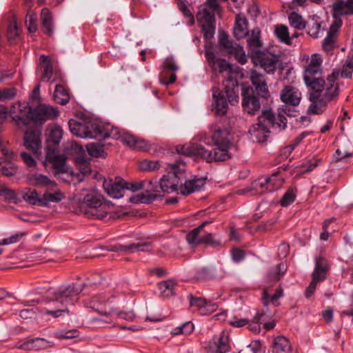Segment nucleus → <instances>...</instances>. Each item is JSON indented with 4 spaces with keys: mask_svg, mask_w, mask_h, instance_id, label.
I'll use <instances>...</instances> for the list:
<instances>
[{
    "mask_svg": "<svg viewBox=\"0 0 353 353\" xmlns=\"http://www.w3.org/2000/svg\"><path fill=\"white\" fill-rule=\"evenodd\" d=\"M323 59L318 53L307 57L303 67V78L310 89L311 104L308 111L314 114H321L329 103L336 101L339 95V84L336 82L339 72L333 71L325 81L322 78Z\"/></svg>",
    "mask_w": 353,
    "mask_h": 353,
    "instance_id": "obj_1",
    "label": "nucleus"
},
{
    "mask_svg": "<svg viewBox=\"0 0 353 353\" xmlns=\"http://www.w3.org/2000/svg\"><path fill=\"white\" fill-rule=\"evenodd\" d=\"M40 83L32 90L29 103L17 102L14 103L10 112L13 121L19 127L26 126L30 123L40 125L44 119V105L40 95Z\"/></svg>",
    "mask_w": 353,
    "mask_h": 353,
    "instance_id": "obj_2",
    "label": "nucleus"
},
{
    "mask_svg": "<svg viewBox=\"0 0 353 353\" xmlns=\"http://www.w3.org/2000/svg\"><path fill=\"white\" fill-rule=\"evenodd\" d=\"M88 127H89L88 138L120 139L123 144L138 151H148L150 148V145L146 140L128 132H121L117 128L109 124L104 125L95 121H88Z\"/></svg>",
    "mask_w": 353,
    "mask_h": 353,
    "instance_id": "obj_3",
    "label": "nucleus"
},
{
    "mask_svg": "<svg viewBox=\"0 0 353 353\" xmlns=\"http://www.w3.org/2000/svg\"><path fill=\"white\" fill-rule=\"evenodd\" d=\"M81 289L74 284L59 288L48 287L46 290V302L55 301L61 307L57 306L56 310L47 309L46 310V314L53 318H57L64 314H68L69 310L64 308L63 306L73 305L77 301Z\"/></svg>",
    "mask_w": 353,
    "mask_h": 353,
    "instance_id": "obj_4",
    "label": "nucleus"
},
{
    "mask_svg": "<svg viewBox=\"0 0 353 353\" xmlns=\"http://www.w3.org/2000/svg\"><path fill=\"white\" fill-rule=\"evenodd\" d=\"M216 148L212 150H206L203 145L188 143L177 145L176 150L179 154L188 157H199L207 162L224 161L230 158L228 151L230 145H215Z\"/></svg>",
    "mask_w": 353,
    "mask_h": 353,
    "instance_id": "obj_5",
    "label": "nucleus"
},
{
    "mask_svg": "<svg viewBox=\"0 0 353 353\" xmlns=\"http://www.w3.org/2000/svg\"><path fill=\"white\" fill-rule=\"evenodd\" d=\"M112 208V204L105 201L102 195L90 192L83 197L79 213L88 219L101 220L108 215Z\"/></svg>",
    "mask_w": 353,
    "mask_h": 353,
    "instance_id": "obj_6",
    "label": "nucleus"
},
{
    "mask_svg": "<svg viewBox=\"0 0 353 353\" xmlns=\"http://www.w3.org/2000/svg\"><path fill=\"white\" fill-rule=\"evenodd\" d=\"M196 139L210 145H230L232 137L229 130L220 121H216L209 125V132H201L196 136Z\"/></svg>",
    "mask_w": 353,
    "mask_h": 353,
    "instance_id": "obj_7",
    "label": "nucleus"
},
{
    "mask_svg": "<svg viewBox=\"0 0 353 353\" xmlns=\"http://www.w3.org/2000/svg\"><path fill=\"white\" fill-rule=\"evenodd\" d=\"M170 172L163 175L160 179L159 185L161 191L170 193L175 191L179 192V177L178 174L184 172L185 165L181 161H177L175 163L170 165Z\"/></svg>",
    "mask_w": 353,
    "mask_h": 353,
    "instance_id": "obj_8",
    "label": "nucleus"
},
{
    "mask_svg": "<svg viewBox=\"0 0 353 353\" xmlns=\"http://www.w3.org/2000/svg\"><path fill=\"white\" fill-rule=\"evenodd\" d=\"M219 43L221 50L224 51L228 57H233L240 64L247 62V57L242 46L229 40L225 32H219Z\"/></svg>",
    "mask_w": 353,
    "mask_h": 353,
    "instance_id": "obj_9",
    "label": "nucleus"
},
{
    "mask_svg": "<svg viewBox=\"0 0 353 353\" xmlns=\"http://www.w3.org/2000/svg\"><path fill=\"white\" fill-rule=\"evenodd\" d=\"M252 63L263 68L267 73L273 74L279 64V57L269 52H253L251 56Z\"/></svg>",
    "mask_w": 353,
    "mask_h": 353,
    "instance_id": "obj_10",
    "label": "nucleus"
},
{
    "mask_svg": "<svg viewBox=\"0 0 353 353\" xmlns=\"http://www.w3.org/2000/svg\"><path fill=\"white\" fill-rule=\"evenodd\" d=\"M205 58L211 69L214 72L222 74L225 79H230V77L238 75L237 72L234 70L232 64L224 59L216 57L213 51L207 50Z\"/></svg>",
    "mask_w": 353,
    "mask_h": 353,
    "instance_id": "obj_11",
    "label": "nucleus"
},
{
    "mask_svg": "<svg viewBox=\"0 0 353 353\" xmlns=\"http://www.w3.org/2000/svg\"><path fill=\"white\" fill-rule=\"evenodd\" d=\"M257 124L268 130L272 128L281 131L285 128L287 119L281 112L276 117L272 110H263L258 117Z\"/></svg>",
    "mask_w": 353,
    "mask_h": 353,
    "instance_id": "obj_12",
    "label": "nucleus"
},
{
    "mask_svg": "<svg viewBox=\"0 0 353 353\" xmlns=\"http://www.w3.org/2000/svg\"><path fill=\"white\" fill-rule=\"evenodd\" d=\"M196 20L202 28L204 37L210 39L215 32V19L213 14H211L208 8L202 6L196 14Z\"/></svg>",
    "mask_w": 353,
    "mask_h": 353,
    "instance_id": "obj_13",
    "label": "nucleus"
},
{
    "mask_svg": "<svg viewBox=\"0 0 353 353\" xmlns=\"http://www.w3.org/2000/svg\"><path fill=\"white\" fill-rule=\"evenodd\" d=\"M210 223L211 221H204L197 228L191 230L186 236L188 243L195 245L208 244L214 247L219 245L220 242L214 239L212 233H208L202 236H200L204 228Z\"/></svg>",
    "mask_w": 353,
    "mask_h": 353,
    "instance_id": "obj_14",
    "label": "nucleus"
},
{
    "mask_svg": "<svg viewBox=\"0 0 353 353\" xmlns=\"http://www.w3.org/2000/svg\"><path fill=\"white\" fill-rule=\"evenodd\" d=\"M242 106L248 114H254L261 108V103L252 88L243 85L241 88Z\"/></svg>",
    "mask_w": 353,
    "mask_h": 353,
    "instance_id": "obj_15",
    "label": "nucleus"
},
{
    "mask_svg": "<svg viewBox=\"0 0 353 353\" xmlns=\"http://www.w3.org/2000/svg\"><path fill=\"white\" fill-rule=\"evenodd\" d=\"M62 136L63 130L59 125H49L46 130V150H52V153L57 152Z\"/></svg>",
    "mask_w": 353,
    "mask_h": 353,
    "instance_id": "obj_16",
    "label": "nucleus"
},
{
    "mask_svg": "<svg viewBox=\"0 0 353 353\" xmlns=\"http://www.w3.org/2000/svg\"><path fill=\"white\" fill-rule=\"evenodd\" d=\"M41 130H28L24 136V145L37 157L41 156Z\"/></svg>",
    "mask_w": 353,
    "mask_h": 353,
    "instance_id": "obj_17",
    "label": "nucleus"
},
{
    "mask_svg": "<svg viewBox=\"0 0 353 353\" xmlns=\"http://www.w3.org/2000/svg\"><path fill=\"white\" fill-rule=\"evenodd\" d=\"M250 79L254 88V91L256 92L262 98H269L270 92L265 75L252 70L250 71Z\"/></svg>",
    "mask_w": 353,
    "mask_h": 353,
    "instance_id": "obj_18",
    "label": "nucleus"
},
{
    "mask_svg": "<svg viewBox=\"0 0 353 353\" xmlns=\"http://www.w3.org/2000/svg\"><path fill=\"white\" fill-rule=\"evenodd\" d=\"M280 98L285 105L296 107L301 102L302 95L298 88L288 85L281 91Z\"/></svg>",
    "mask_w": 353,
    "mask_h": 353,
    "instance_id": "obj_19",
    "label": "nucleus"
},
{
    "mask_svg": "<svg viewBox=\"0 0 353 353\" xmlns=\"http://www.w3.org/2000/svg\"><path fill=\"white\" fill-rule=\"evenodd\" d=\"M66 159L64 154H57L56 152L52 153V150H46V161H48L52 165L56 174L68 172Z\"/></svg>",
    "mask_w": 353,
    "mask_h": 353,
    "instance_id": "obj_20",
    "label": "nucleus"
},
{
    "mask_svg": "<svg viewBox=\"0 0 353 353\" xmlns=\"http://www.w3.org/2000/svg\"><path fill=\"white\" fill-rule=\"evenodd\" d=\"M237 76L230 77V79H226L223 81L225 86V92L231 104L238 103L239 99V84Z\"/></svg>",
    "mask_w": 353,
    "mask_h": 353,
    "instance_id": "obj_21",
    "label": "nucleus"
},
{
    "mask_svg": "<svg viewBox=\"0 0 353 353\" xmlns=\"http://www.w3.org/2000/svg\"><path fill=\"white\" fill-rule=\"evenodd\" d=\"M214 102L212 104V110L219 116L225 115L228 109V102L219 88H212Z\"/></svg>",
    "mask_w": 353,
    "mask_h": 353,
    "instance_id": "obj_22",
    "label": "nucleus"
},
{
    "mask_svg": "<svg viewBox=\"0 0 353 353\" xmlns=\"http://www.w3.org/2000/svg\"><path fill=\"white\" fill-rule=\"evenodd\" d=\"M205 184V178L194 177L185 181V183L179 188V193L188 195L194 192L199 191Z\"/></svg>",
    "mask_w": 353,
    "mask_h": 353,
    "instance_id": "obj_23",
    "label": "nucleus"
},
{
    "mask_svg": "<svg viewBox=\"0 0 353 353\" xmlns=\"http://www.w3.org/2000/svg\"><path fill=\"white\" fill-rule=\"evenodd\" d=\"M63 193L57 184L46 177V205L49 202L57 203L64 199Z\"/></svg>",
    "mask_w": 353,
    "mask_h": 353,
    "instance_id": "obj_24",
    "label": "nucleus"
},
{
    "mask_svg": "<svg viewBox=\"0 0 353 353\" xmlns=\"http://www.w3.org/2000/svg\"><path fill=\"white\" fill-rule=\"evenodd\" d=\"M103 187L109 196L116 199L122 197L123 191L125 190L124 181L121 180L113 181L112 179H105L103 181Z\"/></svg>",
    "mask_w": 353,
    "mask_h": 353,
    "instance_id": "obj_25",
    "label": "nucleus"
},
{
    "mask_svg": "<svg viewBox=\"0 0 353 353\" xmlns=\"http://www.w3.org/2000/svg\"><path fill=\"white\" fill-rule=\"evenodd\" d=\"M229 340L228 333L223 331L217 338L213 339L210 349L215 353H226L230 350Z\"/></svg>",
    "mask_w": 353,
    "mask_h": 353,
    "instance_id": "obj_26",
    "label": "nucleus"
},
{
    "mask_svg": "<svg viewBox=\"0 0 353 353\" xmlns=\"http://www.w3.org/2000/svg\"><path fill=\"white\" fill-rule=\"evenodd\" d=\"M106 299L102 296H94L91 298L89 303H87L88 307L93 308L99 313L105 316H111L113 310L110 307L107 308Z\"/></svg>",
    "mask_w": 353,
    "mask_h": 353,
    "instance_id": "obj_27",
    "label": "nucleus"
},
{
    "mask_svg": "<svg viewBox=\"0 0 353 353\" xmlns=\"http://www.w3.org/2000/svg\"><path fill=\"white\" fill-rule=\"evenodd\" d=\"M340 21L332 23L330 27L327 37L324 39L322 44L323 49L326 52H330L334 47V42L336 34L341 28Z\"/></svg>",
    "mask_w": 353,
    "mask_h": 353,
    "instance_id": "obj_28",
    "label": "nucleus"
},
{
    "mask_svg": "<svg viewBox=\"0 0 353 353\" xmlns=\"http://www.w3.org/2000/svg\"><path fill=\"white\" fill-rule=\"evenodd\" d=\"M68 126L70 132L75 136L81 138H88L89 127H88V121L79 122L75 119H70Z\"/></svg>",
    "mask_w": 353,
    "mask_h": 353,
    "instance_id": "obj_29",
    "label": "nucleus"
},
{
    "mask_svg": "<svg viewBox=\"0 0 353 353\" xmlns=\"http://www.w3.org/2000/svg\"><path fill=\"white\" fill-rule=\"evenodd\" d=\"M247 43L249 48V54L250 57L253 52L259 51V49L262 46V41H261V30L259 28L252 29L250 34H247Z\"/></svg>",
    "mask_w": 353,
    "mask_h": 353,
    "instance_id": "obj_30",
    "label": "nucleus"
},
{
    "mask_svg": "<svg viewBox=\"0 0 353 353\" xmlns=\"http://www.w3.org/2000/svg\"><path fill=\"white\" fill-rule=\"evenodd\" d=\"M332 13L334 18V21L332 23H335L337 21H340L341 26H342L343 23L341 17L342 16L352 14L350 8H348L346 1H337L332 4Z\"/></svg>",
    "mask_w": 353,
    "mask_h": 353,
    "instance_id": "obj_31",
    "label": "nucleus"
},
{
    "mask_svg": "<svg viewBox=\"0 0 353 353\" xmlns=\"http://www.w3.org/2000/svg\"><path fill=\"white\" fill-rule=\"evenodd\" d=\"M328 269L329 266L327 260L323 256H319L316 259L315 268L312 276L321 281H323L326 277Z\"/></svg>",
    "mask_w": 353,
    "mask_h": 353,
    "instance_id": "obj_32",
    "label": "nucleus"
},
{
    "mask_svg": "<svg viewBox=\"0 0 353 353\" xmlns=\"http://www.w3.org/2000/svg\"><path fill=\"white\" fill-rule=\"evenodd\" d=\"M46 79H52V82H54L62 79V74L60 70L54 65L48 56H46Z\"/></svg>",
    "mask_w": 353,
    "mask_h": 353,
    "instance_id": "obj_33",
    "label": "nucleus"
},
{
    "mask_svg": "<svg viewBox=\"0 0 353 353\" xmlns=\"http://www.w3.org/2000/svg\"><path fill=\"white\" fill-rule=\"evenodd\" d=\"M249 132L254 141L263 143L267 140L270 130L264 129V128L256 123L252 126Z\"/></svg>",
    "mask_w": 353,
    "mask_h": 353,
    "instance_id": "obj_34",
    "label": "nucleus"
},
{
    "mask_svg": "<svg viewBox=\"0 0 353 353\" xmlns=\"http://www.w3.org/2000/svg\"><path fill=\"white\" fill-rule=\"evenodd\" d=\"M144 188H146L145 192L142 194L141 201L143 203H150L157 198V185L156 182L151 180H144Z\"/></svg>",
    "mask_w": 353,
    "mask_h": 353,
    "instance_id": "obj_35",
    "label": "nucleus"
},
{
    "mask_svg": "<svg viewBox=\"0 0 353 353\" xmlns=\"http://www.w3.org/2000/svg\"><path fill=\"white\" fill-rule=\"evenodd\" d=\"M248 34V22L245 18L237 15L234 27V35L237 39L243 38Z\"/></svg>",
    "mask_w": 353,
    "mask_h": 353,
    "instance_id": "obj_36",
    "label": "nucleus"
},
{
    "mask_svg": "<svg viewBox=\"0 0 353 353\" xmlns=\"http://www.w3.org/2000/svg\"><path fill=\"white\" fill-rule=\"evenodd\" d=\"M149 243H130L129 245H115L113 250L115 251H125L129 252H145L148 251L150 248Z\"/></svg>",
    "mask_w": 353,
    "mask_h": 353,
    "instance_id": "obj_37",
    "label": "nucleus"
},
{
    "mask_svg": "<svg viewBox=\"0 0 353 353\" xmlns=\"http://www.w3.org/2000/svg\"><path fill=\"white\" fill-rule=\"evenodd\" d=\"M272 348L273 353H290L291 345L287 338L280 336L274 339Z\"/></svg>",
    "mask_w": 353,
    "mask_h": 353,
    "instance_id": "obj_38",
    "label": "nucleus"
},
{
    "mask_svg": "<svg viewBox=\"0 0 353 353\" xmlns=\"http://www.w3.org/2000/svg\"><path fill=\"white\" fill-rule=\"evenodd\" d=\"M70 99V97L68 90L62 85H57L54 92V100L57 103L65 105L69 102Z\"/></svg>",
    "mask_w": 353,
    "mask_h": 353,
    "instance_id": "obj_39",
    "label": "nucleus"
},
{
    "mask_svg": "<svg viewBox=\"0 0 353 353\" xmlns=\"http://www.w3.org/2000/svg\"><path fill=\"white\" fill-rule=\"evenodd\" d=\"M22 197L30 204L42 205L44 195H41L35 190L29 188L23 192Z\"/></svg>",
    "mask_w": 353,
    "mask_h": 353,
    "instance_id": "obj_40",
    "label": "nucleus"
},
{
    "mask_svg": "<svg viewBox=\"0 0 353 353\" xmlns=\"http://www.w3.org/2000/svg\"><path fill=\"white\" fill-rule=\"evenodd\" d=\"M44 339L43 338H35L28 340L18 346L19 349L23 350H39L43 347Z\"/></svg>",
    "mask_w": 353,
    "mask_h": 353,
    "instance_id": "obj_41",
    "label": "nucleus"
},
{
    "mask_svg": "<svg viewBox=\"0 0 353 353\" xmlns=\"http://www.w3.org/2000/svg\"><path fill=\"white\" fill-rule=\"evenodd\" d=\"M176 285V281L174 279H169L161 281L159 283V288L163 296L169 297L174 294V288Z\"/></svg>",
    "mask_w": 353,
    "mask_h": 353,
    "instance_id": "obj_42",
    "label": "nucleus"
},
{
    "mask_svg": "<svg viewBox=\"0 0 353 353\" xmlns=\"http://www.w3.org/2000/svg\"><path fill=\"white\" fill-rule=\"evenodd\" d=\"M283 296V290L281 288L276 289V292L272 296H270L267 290H265L263 292L262 301L265 306H268L270 303H272L275 306H278L279 303L278 300Z\"/></svg>",
    "mask_w": 353,
    "mask_h": 353,
    "instance_id": "obj_43",
    "label": "nucleus"
},
{
    "mask_svg": "<svg viewBox=\"0 0 353 353\" xmlns=\"http://www.w3.org/2000/svg\"><path fill=\"white\" fill-rule=\"evenodd\" d=\"M274 34L278 39L287 45H291V38L289 35L288 28L285 25H277L274 27Z\"/></svg>",
    "mask_w": 353,
    "mask_h": 353,
    "instance_id": "obj_44",
    "label": "nucleus"
},
{
    "mask_svg": "<svg viewBox=\"0 0 353 353\" xmlns=\"http://www.w3.org/2000/svg\"><path fill=\"white\" fill-rule=\"evenodd\" d=\"M288 21L290 26L296 30H301L306 27V22L302 16L295 12H292L289 14Z\"/></svg>",
    "mask_w": 353,
    "mask_h": 353,
    "instance_id": "obj_45",
    "label": "nucleus"
},
{
    "mask_svg": "<svg viewBox=\"0 0 353 353\" xmlns=\"http://www.w3.org/2000/svg\"><path fill=\"white\" fill-rule=\"evenodd\" d=\"M286 270L287 265L281 263L268 272V279L270 281H277L283 276Z\"/></svg>",
    "mask_w": 353,
    "mask_h": 353,
    "instance_id": "obj_46",
    "label": "nucleus"
},
{
    "mask_svg": "<svg viewBox=\"0 0 353 353\" xmlns=\"http://www.w3.org/2000/svg\"><path fill=\"white\" fill-rule=\"evenodd\" d=\"M88 154L93 157H104V145L103 144L91 143L86 145Z\"/></svg>",
    "mask_w": 353,
    "mask_h": 353,
    "instance_id": "obj_47",
    "label": "nucleus"
},
{
    "mask_svg": "<svg viewBox=\"0 0 353 353\" xmlns=\"http://www.w3.org/2000/svg\"><path fill=\"white\" fill-rule=\"evenodd\" d=\"M268 181V191L273 192L280 188L283 183V178L279 176L278 173H274L271 176L265 177Z\"/></svg>",
    "mask_w": 353,
    "mask_h": 353,
    "instance_id": "obj_48",
    "label": "nucleus"
},
{
    "mask_svg": "<svg viewBox=\"0 0 353 353\" xmlns=\"http://www.w3.org/2000/svg\"><path fill=\"white\" fill-rule=\"evenodd\" d=\"M176 75L174 72H170L166 70H161L159 73V81L163 85H169L175 82Z\"/></svg>",
    "mask_w": 353,
    "mask_h": 353,
    "instance_id": "obj_49",
    "label": "nucleus"
},
{
    "mask_svg": "<svg viewBox=\"0 0 353 353\" xmlns=\"http://www.w3.org/2000/svg\"><path fill=\"white\" fill-rule=\"evenodd\" d=\"M307 33L313 38L319 37L321 33V23L314 19L310 21L307 24Z\"/></svg>",
    "mask_w": 353,
    "mask_h": 353,
    "instance_id": "obj_50",
    "label": "nucleus"
},
{
    "mask_svg": "<svg viewBox=\"0 0 353 353\" xmlns=\"http://www.w3.org/2000/svg\"><path fill=\"white\" fill-rule=\"evenodd\" d=\"M19 36V29L15 21H11L8 26L7 37L10 43L14 42Z\"/></svg>",
    "mask_w": 353,
    "mask_h": 353,
    "instance_id": "obj_51",
    "label": "nucleus"
},
{
    "mask_svg": "<svg viewBox=\"0 0 353 353\" xmlns=\"http://www.w3.org/2000/svg\"><path fill=\"white\" fill-rule=\"evenodd\" d=\"M252 187L259 194H263L268 191V181L266 178H261L252 183Z\"/></svg>",
    "mask_w": 353,
    "mask_h": 353,
    "instance_id": "obj_52",
    "label": "nucleus"
},
{
    "mask_svg": "<svg viewBox=\"0 0 353 353\" xmlns=\"http://www.w3.org/2000/svg\"><path fill=\"white\" fill-rule=\"evenodd\" d=\"M17 95V90L14 88H5L0 89V101L13 99Z\"/></svg>",
    "mask_w": 353,
    "mask_h": 353,
    "instance_id": "obj_53",
    "label": "nucleus"
},
{
    "mask_svg": "<svg viewBox=\"0 0 353 353\" xmlns=\"http://www.w3.org/2000/svg\"><path fill=\"white\" fill-rule=\"evenodd\" d=\"M160 167L159 161L143 160L139 163V168L143 171H154Z\"/></svg>",
    "mask_w": 353,
    "mask_h": 353,
    "instance_id": "obj_54",
    "label": "nucleus"
},
{
    "mask_svg": "<svg viewBox=\"0 0 353 353\" xmlns=\"http://www.w3.org/2000/svg\"><path fill=\"white\" fill-rule=\"evenodd\" d=\"M337 71L343 78H350L353 72V57L346 61L341 72Z\"/></svg>",
    "mask_w": 353,
    "mask_h": 353,
    "instance_id": "obj_55",
    "label": "nucleus"
},
{
    "mask_svg": "<svg viewBox=\"0 0 353 353\" xmlns=\"http://www.w3.org/2000/svg\"><path fill=\"white\" fill-rule=\"evenodd\" d=\"M188 298L190 301V305L191 307H196L201 310L208 305L206 300L203 298L194 297L192 294H190Z\"/></svg>",
    "mask_w": 353,
    "mask_h": 353,
    "instance_id": "obj_56",
    "label": "nucleus"
},
{
    "mask_svg": "<svg viewBox=\"0 0 353 353\" xmlns=\"http://www.w3.org/2000/svg\"><path fill=\"white\" fill-rule=\"evenodd\" d=\"M179 67L172 57H168L165 59L162 64V70H166L170 72H174Z\"/></svg>",
    "mask_w": 353,
    "mask_h": 353,
    "instance_id": "obj_57",
    "label": "nucleus"
},
{
    "mask_svg": "<svg viewBox=\"0 0 353 353\" xmlns=\"http://www.w3.org/2000/svg\"><path fill=\"white\" fill-rule=\"evenodd\" d=\"M0 171L6 176H12L17 173L18 168L12 163H8L0 168Z\"/></svg>",
    "mask_w": 353,
    "mask_h": 353,
    "instance_id": "obj_58",
    "label": "nucleus"
},
{
    "mask_svg": "<svg viewBox=\"0 0 353 353\" xmlns=\"http://www.w3.org/2000/svg\"><path fill=\"white\" fill-rule=\"evenodd\" d=\"M37 16L32 12H29L26 15V25L28 27V30L30 32H34L37 30Z\"/></svg>",
    "mask_w": 353,
    "mask_h": 353,
    "instance_id": "obj_59",
    "label": "nucleus"
},
{
    "mask_svg": "<svg viewBox=\"0 0 353 353\" xmlns=\"http://www.w3.org/2000/svg\"><path fill=\"white\" fill-rule=\"evenodd\" d=\"M296 195L292 189H288V191L283 196L280 201L281 206L285 207L293 203L295 200Z\"/></svg>",
    "mask_w": 353,
    "mask_h": 353,
    "instance_id": "obj_60",
    "label": "nucleus"
},
{
    "mask_svg": "<svg viewBox=\"0 0 353 353\" xmlns=\"http://www.w3.org/2000/svg\"><path fill=\"white\" fill-rule=\"evenodd\" d=\"M59 115L60 111L57 107L46 105V121L56 119Z\"/></svg>",
    "mask_w": 353,
    "mask_h": 353,
    "instance_id": "obj_61",
    "label": "nucleus"
},
{
    "mask_svg": "<svg viewBox=\"0 0 353 353\" xmlns=\"http://www.w3.org/2000/svg\"><path fill=\"white\" fill-rule=\"evenodd\" d=\"M26 235V232L16 233L8 238H6L2 240H0V245H6L15 243L19 241V240L21 239H22L23 236H25Z\"/></svg>",
    "mask_w": 353,
    "mask_h": 353,
    "instance_id": "obj_62",
    "label": "nucleus"
},
{
    "mask_svg": "<svg viewBox=\"0 0 353 353\" xmlns=\"http://www.w3.org/2000/svg\"><path fill=\"white\" fill-rule=\"evenodd\" d=\"M194 330V325L191 322H186L184 324H183L181 326L176 327L174 329V334H189Z\"/></svg>",
    "mask_w": 353,
    "mask_h": 353,
    "instance_id": "obj_63",
    "label": "nucleus"
},
{
    "mask_svg": "<svg viewBox=\"0 0 353 353\" xmlns=\"http://www.w3.org/2000/svg\"><path fill=\"white\" fill-rule=\"evenodd\" d=\"M56 336L57 338H63V339H73L79 336V331L76 329L70 330H63L56 333Z\"/></svg>",
    "mask_w": 353,
    "mask_h": 353,
    "instance_id": "obj_64",
    "label": "nucleus"
}]
</instances>
